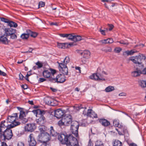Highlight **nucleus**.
Wrapping results in <instances>:
<instances>
[{
	"mask_svg": "<svg viewBox=\"0 0 146 146\" xmlns=\"http://www.w3.org/2000/svg\"><path fill=\"white\" fill-rule=\"evenodd\" d=\"M107 41L108 44H111L113 42V39L111 38H108L107 39Z\"/></svg>",
	"mask_w": 146,
	"mask_h": 146,
	"instance_id": "obj_51",
	"label": "nucleus"
},
{
	"mask_svg": "<svg viewBox=\"0 0 146 146\" xmlns=\"http://www.w3.org/2000/svg\"><path fill=\"white\" fill-rule=\"evenodd\" d=\"M29 35L28 34L23 33L22 34L21 37L23 39H26L29 37Z\"/></svg>",
	"mask_w": 146,
	"mask_h": 146,
	"instance_id": "obj_34",
	"label": "nucleus"
},
{
	"mask_svg": "<svg viewBox=\"0 0 146 146\" xmlns=\"http://www.w3.org/2000/svg\"><path fill=\"white\" fill-rule=\"evenodd\" d=\"M139 82V85L141 87L144 88L146 87V81L141 80H140Z\"/></svg>",
	"mask_w": 146,
	"mask_h": 146,
	"instance_id": "obj_32",
	"label": "nucleus"
},
{
	"mask_svg": "<svg viewBox=\"0 0 146 146\" xmlns=\"http://www.w3.org/2000/svg\"><path fill=\"white\" fill-rule=\"evenodd\" d=\"M108 26L109 27V30L110 31L114 27L113 25L111 24H108Z\"/></svg>",
	"mask_w": 146,
	"mask_h": 146,
	"instance_id": "obj_55",
	"label": "nucleus"
},
{
	"mask_svg": "<svg viewBox=\"0 0 146 146\" xmlns=\"http://www.w3.org/2000/svg\"><path fill=\"white\" fill-rule=\"evenodd\" d=\"M59 74L56 76L55 78H52L53 81L57 83H63L66 81V77L64 74Z\"/></svg>",
	"mask_w": 146,
	"mask_h": 146,
	"instance_id": "obj_10",
	"label": "nucleus"
},
{
	"mask_svg": "<svg viewBox=\"0 0 146 146\" xmlns=\"http://www.w3.org/2000/svg\"><path fill=\"white\" fill-rule=\"evenodd\" d=\"M50 25H55V26H58V24L57 23H56V22H52V23H50Z\"/></svg>",
	"mask_w": 146,
	"mask_h": 146,
	"instance_id": "obj_64",
	"label": "nucleus"
},
{
	"mask_svg": "<svg viewBox=\"0 0 146 146\" xmlns=\"http://www.w3.org/2000/svg\"><path fill=\"white\" fill-rule=\"evenodd\" d=\"M56 73V71L55 70L50 69L49 70H45L43 72V76L46 78H48L51 76V78H52V75L53 76Z\"/></svg>",
	"mask_w": 146,
	"mask_h": 146,
	"instance_id": "obj_9",
	"label": "nucleus"
},
{
	"mask_svg": "<svg viewBox=\"0 0 146 146\" xmlns=\"http://www.w3.org/2000/svg\"><path fill=\"white\" fill-rule=\"evenodd\" d=\"M10 36H11V38L12 39H16L17 37V35L15 33H13Z\"/></svg>",
	"mask_w": 146,
	"mask_h": 146,
	"instance_id": "obj_48",
	"label": "nucleus"
},
{
	"mask_svg": "<svg viewBox=\"0 0 146 146\" xmlns=\"http://www.w3.org/2000/svg\"><path fill=\"white\" fill-rule=\"evenodd\" d=\"M145 59L146 57L143 54H139L138 55L130 57L129 60L135 64L141 65L142 63V61Z\"/></svg>",
	"mask_w": 146,
	"mask_h": 146,
	"instance_id": "obj_4",
	"label": "nucleus"
},
{
	"mask_svg": "<svg viewBox=\"0 0 146 146\" xmlns=\"http://www.w3.org/2000/svg\"><path fill=\"white\" fill-rule=\"evenodd\" d=\"M50 139V136L47 132L40 133L38 136V141L42 143L40 146H50L48 142Z\"/></svg>",
	"mask_w": 146,
	"mask_h": 146,
	"instance_id": "obj_1",
	"label": "nucleus"
},
{
	"mask_svg": "<svg viewBox=\"0 0 146 146\" xmlns=\"http://www.w3.org/2000/svg\"><path fill=\"white\" fill-rule=\"evenodd\" d=\"M95 146H104V145L102 141L98 140L96 143Z\"/></svg>",
	"mask_w": 146,
	"mask_h": 146,
	"instance_id": "obj_35",
	"label": "nucleus"
},
{
	"mask_svg": "<svg viewBox=\"0 0 146 146\" xmlns=\"http://www.w3.org/2000/svg\"><path fill=\"white\" fill-rule=\"evenodd\" d=\"M25 113L23 111H21L20 112V114L19 116V118H21V117H24L25 116Z\"/></svg>",
	"mask_w": 146,
	"mask_h": 146,
	"instance_id": "obj_46",
	"label": "nucleus"
},
{
	"mask_svg": "<svg viewBox=\"0 0 146 146\" xmlns=\"http://www.w3.org/2000/svg\"><path fill=\"white\" fill-rule=\"evenodd\" d=\"M117 127H118L119 128H123V125L121 123L119 124V123L118 126H117Z\"/></svg>",
	"mask_w": 146,
	"mask_h": 146,
	"instance_id": "obj_60",
	"label": "nucleus"
},
{
	"mask_svg": "<svg viewBox=\"0 0 146 146\" xmlns=\"http://www.w3.org/2000/svg\"><path fill=\"white\" fill-rule=\"evenodd\" d=\"M119 123V121L118 120L115 119L113 121V125L114 126L117 127L118 126Z\"/></svg>",
	"mask_w": 146,
	"mask_h": 146,
	"instance_id": "obj_42",
	"label": "nucleus"
},
{
	"mask_svg": "<svg viewBox=\"0 0 146 146\" xmlns=\"http://www.w3.org/2000/svg\"><path fill=\"white\" fill-rule=\"evenodd\" d=\"M1 21L8 24L10 21L9 19L3 17L1 18Z\"/></svg>",
	"mask_w": 146,
	"mask_h": 146,
	"instance_id": "obj_41",
	"label": "nucleus"
},
{
	"mask_svg": "<svg viewBox=\"0 0 146 146\" xmlns=\"http://www.w3.org/2000/svg\"><path fill=\"white\" fill-rule=\"evenodd\" d=\"M36 64L38 68H41L43 66L42 63L39 61H38L36 62Z\"/></svg>",
	"mask_w": 146,
	"mask_h": 146,
	"instance_id": "obj_43",
	"label": "nucleus"
},
{
	"mask_svg": "<svg viewBox=\"0 0 146 146\" xmlns=\"http://www.w3.org/2000/svg\"><path fill=\"white\" fill-rule=\"evenodd\" d=\"M36 128L35 124L31 123L27 124L25 126V129L26 131L32 132Z\"/></svg>",
	"mask_w": 146,
	"mask_h": 146,
	"instance_id": "obj_14",
	"label": "nucleus"
},
{
	"mask_svg": "<svg viewBox=\"0 0 146 146\" xmlns=\"http://www.w3.org/2000/svg\"><path fill=\"white\" fill-rule=\"evenodd\" d=\"M62 118L64 121L65 125H69L71 123H72V117L70 115H66L63 116Z\"/></svg>",
	"mask_w": 146,
	"mask_h": 146,
	"instance_id": "obj_15",
	"label": "nucleus"
},
{
	"mask_svg": "<svg viewBox=\"0 0 146 146\" xmlns=\"http://www.w3.org/2000/svg\"><path fill=\"white\" fill-rule=\"evenodd\" d=\"M93 141L91 139H90L88 143V146H94Z\"/></svg>",
	"mask_w": 146,
	"mask_h": 146,
	"instance_id": "obj_39",
	"label": "nucleus"
},
{
	"mask_svg": "<svg viewBox=\"0 0 146 146\" xmlns=\"http://www.w3.org/2000/svg\"><path fill=\"white\" fill-rule=\"evenodd\" d=\"M19 79L20 80H23L24 78L23 76L21 73H20L19 74Z\"/></svg>",
	"mask_w": 146,
	"mask_h": 146,
	"instance_id": "obj_57",
	"label": "nucleus"
},
{
	"mask_svg": "<svg viewBox=\"0 0 146 146\" xmlns=\"http://www.w3.org/2000/svg\"><path fill=\"white\" fill-rule=\"evenodd\" d=\"M79 126L78 123L76 121H73L71 126V131L74 135L76 137L78 136V130Z\"/></svg>",
	"mask_w": 146,
	"mask_h": 146,
	"instance_id": "obj_6",
	"label": "nucleus"
},
{
	"mask_svg": "<svg viewBox=\"0 0 146 146\" xmlns=\"http://www.w3.org/2000/svg\"><path fill=\"white\" fill-rule=\"evenodd\" d=\"M45 5V3L44 2L41 1L39 2L38 6H39V7H44Z\"/></svg>",
	"mask_w": 146,
	"mask_h": 146,
	"instance_id": "obj_50",
	"label": "nucleus"
},
{
	"mask_svg": "<svg viewBox=\"0 0 146 146\" xmlns=\"http://www.w3.org/2000/svg\"><path fill=\"white\" fill-rule=\"evenodd\" d=\"M70 62V58L69 57L66 56L64 58L63 61L59 63L58 62L59 64V69L60 72L63 74L67 75L68 74V68L66 66L67 64Z\"/></svg>",
	"mask_w": 146,
	"mask_h": 146,
	"instance_id": "obj_2",
	"label": "nucleus"
},
{
	"mask_svg": "<svg viewBox=\"0 0 146 146\" xmlns=\"http://www.w3.org/2000/svg\"><path fill=\"white\" fill-rule=\"evenodd\" d=\"M1 146H8L7 144L5 143L3 141H1Z\"/></svg>",
	"mask_w": 146,
	"mask_h": 146,
	"instance_id": "obj_58",
	"label": "nucleus"
},
{
	"mask_svg": "<svg viewBox=\"0 0 146 146\" xmlns=\"http://www.w3.org/2000/svg\"><path fill=\"white\" fill-rule=\"evenodd\" d=\"M119 96H126V94L124 93H120Z\"/></svg>",
	"mask_w": 146,
	"mask_h": 146,
	"instance_id": "obj_63",
	"label": "nucleus"
},
{
	"mask_svg": "<svg viewBox=\"0 0 146 146\" xmlns=\"http://www.w3.org/2000/svg\"><path fill=\"white\" fill-rule=\"evenodd\" d=\"M13 136L12 131L11 129H6L0 133V141L1 142L6 140L10 139Z\"/></svg>",
	"mask_w": 146,
	"mask_h": 146,
	"instance_id": "obj_3",
	"label": "nucleus"
},
{
	"mask_svg": "<svg viewBox=\"0 0 146 146\" xmlns=\"http://www.w3.org/2000/svg\"><path fill=\"white\" fill-rule=\"evenodd\" d=\"M8 25L10 27L16 28L17 27L18 25L15 23L11 21H9Z\"/></svg>",
	"mask_w": 146,
	"mask_h": 146,
	"instance_id": "obj_30",
	"label": "nucleus"
},
{
	"mask_svg": "<svg viewBox=\"0 0 146 146\" xmlns=\"http://www.w3.org/2000/svg\"><path fill=\"white\" fill-rule=\"evenodd\" d=\"M65 110H62L60 109H59L54 111L55 116L57 118H60L64 114Z\"/></svg>",
	"mask_w": 146,
	"mask_h": 146,
	"instance_id": "obj_17",
	"label": "nucleus"
},
{
	"mask_svg": "<svg viewBox=\"0 0 146 146\" xmlns=\"http://www.w3.org/2000/svg\"><path fill=\"white\" fill-rule=\"evenodd\" d=\"M30 35L31 36L35 38L37 36L38 34L36 32H31Z\"/></svg>",
	"mask_w": 146,
	"mask_h": 146,
	"instance_id": "obj_44",
	"label": "nucleus"
},
{
	"mask_svg": "<svg viewBox=\"0 0 146 146\" xmlns=\"http://www.w3.org/2000/svg\"><path fill=\"white\" fill-rule=\"evenodd\" d=\"M0 42L5 44H8L9 43L7 38L4 36H0Z\"/></svg>",
	"mask_w": 146,
	"mask_h": 146,
	"instance_id": "obj_24",
	"label": "nucleus"
},
{
	"mask_svg": "<svg viewBox=\"0 0 146 146\" xmlns=\"http://www.w3.org/2000/svg\"><path fill=\"white\" fill-rule=\"evenodd\" d=\"M68 36L67 37L68 39L72 41H74V36L70 34H68Z\"/></svg>",
	"mask_w": 146,
	"mask_h": 146,
	"instance_id": "obj_38",
	"label": "nucleus"
},
{
	"mask_svg": "<svg viewBox=\"0 0 146 146\" xmlns=\"http://www.w3.org/2000/svg\"><path fill=\"white\" fill-rule=\"evenodd\" d=\"M122 49L119 47L116 48L114 49L115 52L116 53H119L121 50Z\"/></svg>",
	"mask_w": 146,
	"mask_h": 146,
	"instance_id": "obj_45",
	"label": "nucleus"
},
{
	"mask_svg": "<svg viewBox=\"0 0 146 146\" xmlns=\"http://www.w3.org/2000/svg\"><path fill=\"white\" fill-rule=\"evenodd\" d=\"M65 44L58 43L57 44V46L59 48L64 49L65 48Z\"/></svg>",
	"mask_w": 146,
	"mask_h": 146,
	"instance_id": "obj_36",
	"label": "nucleus"
},
{
	"mask_svg": "<svg viewBox=\"0 0 146 146\" xmlns=\"http://www.w3.org/2000/svg\"><path fill=\"white\" fill-rule=\"evenodd\" d=\"M99 121L100 123L104 126H107L110 124V122L104 119H100Z\"/></svg>",
	"mask_w": 146,
	"mask_h": 146,
	"instance_id": "obj_22",
	"label": "nucleus"
},
{
	"mask_svg": "<svg viewBox=\"0 0 146 146\" xmlns=\"http://www.w3.org/2000/svg\"><path fill=\"white\" fill-rule=\"evenodd\" d=\"M21 87L24 89H26L27 88V86L26 85H22L21 86Z\"/></svg>",
	"mask_w": 146,
	"mask_h": 146,
	"instance_id": "obj_62",
	"label": "nucleus"
},
{
	"mask_svg": "<svg viewBox=\"0 0 146 146\" xmlns=\"http://www.w3.org/2000/svg\"><path fill=\"white\" fill-rule=\"evenodd\" d=\"M50 135L53 136H55L57 134V133L54 130L52 126L50 127Z\"/></svg>",
	"mask_w": 146,
	"mask_h": 146,
	"instance_id": "obj_31",
	"label": "nucleus"
},
{
	"mask_svg": "<svg viewBox=\"0 0 146 146\" xmlns=\"http://www.w3.org/2000/svg\"><path fill=\"white\" fill-rule=\"evenodd\" d=\"M54 100L50 98H47L45 100V102L47 104L52 106H54Z\"/></svg>",
	"mask_w": 146,
	"mask_h": 146,
	"instance_id": "obj_23",
	"label": "nucleus"
},
{
	"mask_svg": "<svg viewBox=\"0 0 146 146\" xmlns=\"http://www.w3.org/2000/svg\"><path fill=\"white\" fill-rule=\"evenodd\" d=\"M28 142L29 146H35L36 144V142L35 140L34 135L33 134H31L29 136Z\"/></svg>",
	"mask_w": 146,
	"mask_h": 146,
	"instance_id": "obj_18",
	"label": "nucleus"
},
{
	"mask_svg": "<svg viewBox=\"0 0 146 146\" xmlns=\"http://www.w3.org/2000/svg\"><path fill=\"white\" fill-rule=\"evenodd\" d=\"M116 42H119L121 44H122L124 45H128L129 44V43L127 42L126 41H124L123 40H121L119 41H117Z\"/></svg>",
	"mask_w": 146,
	"mask_h": 146,
	"instance_id": "obj_40",
	"label": "nucleus"
},
{
	"mask_svg": "<svg viewBox=\"0 0 146 146\" xmlns=\"http://www.w3.org/2000/svg\"><path fill=\"white\" fill-rule=\"evenodd\" d=\"M24 144L23 142H19L17 144V146H24Z\"/></svg>",
	"mask_w": 146,
	"mask_h": 146,
	"instance_id": "obj_56",
	"label": "nucleus"
},
{
	"mask_svg": "<svg viewBox=\"0 0 146 146\" xmlns=\"http://www.w3.org/2000/svg\"><path fill=\"white\" fill-rule=\"evenodd\" d=\"M114 90V88L113 86H110L106 88L105 91L106 92H111Z\"/></svg>",
	"mask_w": 146,
	"mask_h": 146,
	"instance_id": "obj_28",
	"label": "nucleus"
},
{
	"mask_svg": "<svg viewBox=\"0 0 146 146\" xmlns=\"http://www.w3.org/2000/svg\"><path fill=\"white\" fill-rule=\"evenodd\" d=\"M20 119H21L22 122L23 123H26L28 121L27 119L25 118L24 117H21V118Z\"/></svg>",
	"mask_w": 146,
	"mask_h": 146,
	"instance_id": "obj_47",
	"label": "nucleus"
},
{
	"mask_svg": "<svg viewBox=\"0 0 146 146\" xmlns=\"http://www.w3.org/2000/svg\"><path fill=\"white\" fill-rule=\"evenodd\" d=\"M17 114L15 113L12 116H9L7 120L9 123H10L12 126L13 125V127H15L20 124V122L17 121Z\"/></svg>",
	"mask_w": 146,
	"mask_h": 146,
	"instance_id": "obj_5",
	"label": "nucleus"
},
{
	"mask_svg": "<svg viewBox=\"0 0 146 146\" xmlns=\"http://www.w3.org/2000/svg\"><path fill=\"white\" fill-rule=\"evenodd\" d=\"M90 78L91 79L97 81H104L105 80L103 76L98 73L93 74L90 76Z\"/></svg>",
	"mask_w": 146,
	"mask_h": 146,
	"instance_id": "obj_12",
	"label": "nucleus"
},
{
	"mask_svg": "<svg viewBox=\"0 0 146 146\" xmlns=\"http://www.w3.org/2000/svg\"><path fill=\"white\" fill-rule=\"evenodd\" d=\"M60 36L62 37L67 38L68 36V34H59Z\"/></svg>",
	"mask_w": 146,
	"mask_h": 146,
	"instance_id": "obj_54",
	"label": "nucleus"
},
{
	"mask_svg": "<svg viewBox=\"0 0 146 146\" xmlns=\"http://www.w3.org/2000/svg\"><path fill=\"white\" fill-rule=\"evenodd\" d=\"M83 113L84 115H86L88 117L92 118L97 117L96 114L93 111L92 109H88L87 113H86V111L84 110L83 111Z\"/></svg>",
	"mask_w": 146,
	"mask_h": 146,
	"instance_id": "obj_13",
	"label": "nucleus"
},
{
	"mask_svg": "<svg viewBox=\"0 0 146 146\" xmlns=\"http://www.w3.org/2000/svg\"><path fill=\"white\" fill-rule=\"evenodd\" d=\"M112 50L111 48L110 47L108 48L107 49H106L105 51L106 52H111Z\"/></svg>",
	"mask_w": 146,
	"mask_h": 146,
	"instance_id": "obj_59",
	"label": "nucleus"
},
{
	"mask_svg": "<svg viewBox=\"0 0 146 146\" xmlns=\"http://www.w3.org/2000/svg\"><path fill=\"white\" fill-rule=\"evenodd\" d=\"M5 31L6 35L9 36L13 33H15L16 32V30L11 28H5Z\"/></svg>",
	"mask_w": 146,
	"mask_h": 146,
	"instance_id": "obj_21",
	"label": "nucleus"
},
{
	"mask_svg": "<svg viewBox=\"0 0 146 146\" xmlns=\"http://www.w3.org/2000/svg\"><path fill=\"white\" fill-rule=\"evenodd\" d=\"M68 135L66 134L62 133L58 135V139L60 143L63 144H67L68 142Z\"/></svg>",
	"mask_w": 146,
	"mask_h": 146,
	"instance_id": "obj_8",
	"label": "nucleus"
},
{
	"mask_svg": "<svg viewBox=\"0 0 146 146\" xmlns=\"http://www.w3.org/2000/svg\"><path fill=\"white\" fill-rule=\"evenodd\" d=\"M107 39H104L100 40L99 42L102 43V44H108L107 43Z\"/></svg>",
	"mask_w": 146,
	"mask_h": 146,
	"instance_id": "obj_52",
	"label": "nucleus"
},
{
	"mask_svg": "<svg viewBox=\"0 0 146 146\" xmlns=\"http://www.w3.org/2000/svg\"><path fill=\"white\" fill-rule=\"evenodd\" d=\"M46 80V79L43 78H40L38 80V82L40 83Z\"/></svg>",
	"mask_w": 146,
	"mask_h": 146,
	"instance_id": "obj_49",
	"label": "nucleus"
},
{
	"mask_svg": "<svg viewBox=\"0 0 146 146\" xmlns=\"http://www.w3.org/2000/svg\"><path fill=\"white\" fill-rule=\"evenodd\" d=\"M82 57L85 60H88L90 57L91 53L88 50H84L82 53Z\"/></svg>",
	"mask_w": 146,
	"mask_h": 146,
	"instance_id": "obj_20",
	"label": "nucleus"
},
{
	"mask_svg": "<svg viewBox=\"0 0 146 146\" xmlns=\"http://www.w3.org/2000/svg\"><path fill=\"white\" fill-rule=\"evenodd\" d=\"M13 127V126L9 123L7 119L6 121H2L1 123L0 126V133H1V131H3L6 129H11Z\"/></svg>",
	"mask_w": 146,
	"mask_h": 146,
	"instance_id": "obj_7",
	"label": "nucleus"
},
{
	"mask_svg": "<svg viewBox=\"0 0 146 146\" xmlns=\"http://www.w3.org/2000/svg\"><path fill=\"white\" fill-rule=\"evenodd\" d=\"M141 74V71L138 68L134 67L133 70L131 72V76L134 77L139 76Z\"/></svg>",
	"mask_w": 146,
	"mask_h": 146,
	"instance_id": "obj_16",
	"label": "nucleus"
},
{
	"mask_svg": "<svg viewBox=\"0 0 146 146\" xmlns=\"http://www.w3.org/2000/svg\"><path fill=\"white\" fill-rule=\"evenodd\" d=\"M113 146H122V143L119 141L117 140H115L113 142Z\"/></svg>",
	"mask_w": 146,
	"mask_h": 146,
	"instance_id": "obj_29",
	"label": "nucleus"
},
{
	"mask_svg": "<svg viewBox=\"0 0 146 146\" xmlns=\"http://www.w3.org/2000/svg\"><path fill=\"white\" fill-rule=\"evenodd\" d=\"M64 121L62 117L61 119L58 122V125L59 126H61L63 125H65Z\"/></svg>",
	"mask_w": 146,
	"mask_h": 146,
	"instance_id": "obj_37",
	"label": "nucleus"
},
{
	"mask_svg": "<svg viewBox=\"0 0 146 146\" xmlns=\"http://www.w3.org/2000/svg\"><path fill=\"white\" fill-rule=\"evenodd\" d=\"M39 129L40 131V133H46V131L47 130V127H46L42 125H40L39 127Z\"/></svg>",
	"mask_w": 146,
	"mask_h": 146,
	"instance_id": "obj_26",
	"label": "nucleus"
},
{
	"mask_svg": "<svg viewBox=\"0 0 146 146\" xmlns=\"http://www.w3.org/2000/svg\"><path fill=\"white\" fill-rule=\"evenodd\" d=\"M100 31L101 33V34L104 35H106V33H105V30H103L101 29H100Z\"/></svg>",
	"mask_w": 146,
	"mask_h": 146,
	"instance_id": "obj_53",
	"label": "nucleus"
},
{
	"mask_svg": "<svg viewBox=\"0 0 146 146\" xmlns=\"http://www.w3.org/2000/svg\"><path fill=\"white\" fill-rule=\"evenodd\" d=\"M68 144H70L73 146H77L79 145L77 139L73 137L71 134H69L68 135Z\"/></svg>",
	"mask_w": 146,
	"mask_h": 146,
	"instance_id": "obj_11",
	"label": "nucleus"
},
{
	"mask_svg": "<svg viewBox=\"0 0 146 146\" xmlns=\"http://www.w3.org/2000/svg\"><path fill=\"white\" fill-rule=\"evenodd\" d=\"M82 38L79 35H74V41H79L82 40Z\"/></svg>",
	"mask_w": 146,
	"mask_h": 146,
	"instance_id": "obj_33",
	"label": "nucleus"
},
{
	"mask_svg": "<svg viewBox=\"0 0 146 146\" xmlns=\"http://www.w3.org/2000/svg\"><path fill=\"white\" fill-rule=\"evenodd\" d=\"M141 74H146V67L144 68L143 71H141Z\"/></svg>",
	"mask_w": 146,
	"mask_h": 146,
	"instance_id": "obj_61",
	"label": "nucleus"
},
{
	"mask_svg": "<svg viewBox=\"0 0 146 146\" xmlns=\"http://www.w3.org/2000/svg\"><path fill=\"white\" fill-rule=\"evenodd\" d=\"M137 52V51L135 49L132 50H127L125 52L128 55H132L134 53Z\"/></svg>",
	"mask_w": 146,
	"mask_h": 146,
	"instance_id": "obj_27",
	"label": "nucleus"
},
{
	"mask_svg": "<svg viewBox=\"0 0 146 146\" xmlns=\"http://www.w3.org/2000/svg\"><path fill=\"white\" fill-rule=\"evenodd\" d=\"M33 112L35 115L36 117H39L43 116L45 113L44 111V110H41L38 109L34 110L32 111Z\"/></svg>",
	"mask_w": 146,
	"mask_h": 146,
	"instance_id": "obj_19",
	"label": "nucleus"
},
{
	"mask_svg": "<svg viewBox=\"0 0 146 146\" xmlns=\"http://www.w3.org/2000/svg\"><path fill=\"white\" fill-rule=\"evenodd\" d=\"M45 117L44 116L39 117L38 118L36 119V122L37 124L42 125L43 124L44 122Z\"/></svg>",
	"mask_w": 146,
	"mask_h": 146,
	"instance_id": "obj_25",
	"label": "nucleus"
}]
</instances>
